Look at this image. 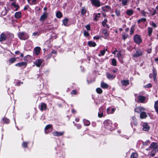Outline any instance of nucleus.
Returning <instances> with one entry per match:
<instances>
[{
  "mask_svg": "<svg viewBox=\"0 0 158 158\" xmlns=\"http://www.w3.org/2000/svg\"><path fill=\"white\" fill-rule=\"evenodd\" d=\"M27 142H24L22 144L24 148H26L27 147Z\"/></svg>",
  "mask_w": 158,
  "mask_h": 158,
  "instance_id": "nucleus-53",
  "label": "nucleus"
},
{
  "mask_svg": "<svg viewBox=\"0 0 158 158\" xmlns=\"http://www.w3.org/2000/svg\"><path fill=\"white\" fill-rule=\"evenodd\" d=\"M147 117L146 113L144 112H141L140 115V118L141 119L145 118Z\"/></svg>",
  "mask_w": 158,
  "mask_h": 158,
  "instance_id": "nucleus-13",
  "label": "nucleus"
},
{
  "mask_svg": "<svg viewBox=\"0 0 158 158\" xmlns=\"http://www.w3.org/2000/svg\"><path fill=\"white\" fill-rule=\"evenodd\" d=\"M117 55L119 59H122L123 57V56L121 54L120 52H119L117 54Z\"/></svg>",
  "mask_w": 158,
  "mask_h": 158,
  "instance_id": "nucleus-37",
  "label": "nucleus"
},
{
  "mask_svg": "<svg viewBox=\"0 0 158 158\" xmlns=\"http://www.w3.org/2000/svg\"><path fill=\"white\" fill-rule=\"evenodd\" d=\"M110 109L109 108H108L107 109V112L108 114H111V113L110 112Z\"/></svg>",
  "mask_w": 158,
  "mask_h": 158,
  "instance_id": "nucleus-59",
  "label": "nucleus"
},
{
  "mask_svg": "<svg viewBox=\"0 0 158 158\" xmlns=\"http://www.w3.org/2000/svg\"><path fill=\"white\" fill-rule=\"evenodd\" d=\"M135 42L137 44H140L142 42V40L140 36L138 35H135L134 37Z\"/></svg>",
  "mask_w": 158,
  "mask_h": 158,
  "instance_id": "nucleus-3",
  "label": "nucleus"
},
{
  "mask_svg": "<svg viewBox=\"0 0 158 158\" xmlns=\"http://www.w3.org/2000/svg\"><path fill=\"white\" fill-rule=\"evenodd\" d=\"M21 17V13L20 12H16L15 14V17L16 18L18 19Z\"/></svg>",
  "mask_w": 158,
  "mask_h": 158,
  "instance_id": "nucleus-22",
  "label": "nucleus"
},
{
  "mask_svg": "<svg viewBox=\"0 0 158 158\" xmlns=\"http://www.w3.org/2000/svg\"><path fill=\"white\" fill-rule=\"evenodd\" d=\"M108 85L106 83L103 82H102L101 83V87L102 88H107L108 87Z\"/></svg>",
  "mask_w": 158,
  "mask_h": 158,
  "instance_id": "nucleus-23",
  "label": "nucleus"
},
{
  "mask_svg": "<svg viewBox=\"0 0 158 158\" xmlns=\"http://www.w3.org/2000/svg\"><path fill=\"white\" fill-rule=\"evenodd\" d=\"M86 12V10L84 7H82L81 9V14L83 15L85 14Z\"/></svg>",
  "mask_w": 158,
  "mask_h": 158,
  "instance_id": "nucleus-29",
  "label": "nucleus"
},
{
  "mask_svg": "<svg viewBox=\"0 0 158 158\" xmlns=\"http://www.w3.org/2000/svg\"><path fill=\"white\" fill-rule=\"evenodd\" d=\"M28 3L31 4H36V0H27Z\"/></svg>",
  "mask_w": 158,
  "mask_h": 158,
  "instance_id": "nucleus-32",
  "label": "nucleus"
},
{
  "mask_svg": "<svg viewBox=\"0 0 158 158\" xmlns=\"http://www.w3.org/2000/svg\"><path fill=\"white\" fill-rule=\"evenodd\" d=\"M102 9L104 11H109L111 10V7L108 6H106L102 7Z\"/></svg>",
  "mask_w": 158,
  "mask_h": 158,
  "instance_id": "nucleus-8",
  "label": "nucleus"
},
{
  "mask_svg": "<svg viewBox=\"0 0 158 158\" xmlns=\"http://www.w3.org/2000/svg\"><path fill=\"white\" fill-rule=\"evenodd\" d=\"M152 25L154 27H156L157 26L156 24L153 22H152Z\"/></svg>",
  "mask_w": 158,
  "mask_h": 158,
  "instance_id": "nucleus-58",
  "label": "nucleus"
},
{
  "mask_svg": "<svg viewBox=\"0 0 158 158\" xmlns=\"http://www.w3.org/2000/svg\"><path fill=\"white\" fill-rule=\"evenodd\" d=\"M119 2H122V4L123 6H126L128 2L127 0H118Z\"/></svg>",
  "mask_w": 158,
  "mask_h": 158,
  "instance_id": "nucleus-27",
  "label": "nucleus"
},
{
  "mask_svg": "<svg viewBox=\"0 0 158 158\" xmlns=\"http://www.w3.org/2000/svg\"><path fill=\"white\" fill-rule=\"evenodd\" d=\"M28 6H25V7H24V10H27V8H28Z\"/></svg>",
  "mask_w": 158,
  "mask_h": 158,
  "instance_id": "nucleus-63",
  "label": "nucleus"
},
{
  "mask_svg": "<svg viewBox=\"0 0 158 158\" xmlns=\"http://www.w3.org/2000/svg\"><path fill=\"white\" fill-rule=\"evenodd\" d=\"M107 22V19H104V20L102 22V25L103 27H105V25H106V23Z\"/></svg>",
  "mask_w": 158,
  "mask_h": 158,
  "instance_id": "nucleus-44",
  "label": "nucleus"
},
{
  "mask_svg": "<svg viewBox=\"0 0 158 158\" xmlns=\"http://www.w3.org/2000/svg\"><path fill=\"white\" fill-rule=\"evenodd\" d=\"M53 134L55 136H59L63 135L64 134V132H59L57 131H55L53 133Z\"/></svg>",
  "mask_w": 158,
  "mask_h": 158,
  "instance_id": "nucleus-12",
  "label": "nucleus"
},
{
  "mask_svg": "<svg viewBox=\"0 0 158 158\" xmlns=\"http://www.w3.org/2000/svg\"><path fill=\"white\" fill-rule=\"evenodd\" d=\"M128 36V35H126L125 34H124L122 35L123 38V39L124 40H125L127 38Z\"/></svg>",
  "mask_w": 158,
  "mask_h": 158,
  "instance_id": "nucleus-49",
  "label": "nucleus"
},
{
  "mask_svg": "<svg viewBox=\"0 0 158 158\" xmlns=\"http://www.w3.org/2000/svg\"><path fill=\"white\" fill-rule=\"evenodd\" d=\"M145 110V109L144 108L141 107L140 106H139L136 107L135 109V112H136L138 113H139L141 112L142 111H144Z\"/></svg>",
  "mask_w": 158,
  "mask_h": 158,
  "instance_id": "nucleus-7",
  "label": "nucleus"
},
{
  "mask_svg": "<svg viewBox=\"0 0 158 158\" xmlns=\"http://www.w3.org/2000/svg\"><path fill=\"white\" fill-rule=\"evenodd\" d=\"M96 91L99 94H101L102 92V90L99 88H97L96 89Z\"/></svg>",
  "mask_w": 158,
  "mask_h": 158,
  "instance_id": "nucleus-35",
  "label": "nucleus"
},
{
  "mask_svg": "<svg viewBox=\"0 0 158 158\" xmlns=\"http://www.w3.org/2000/svg\"><path fill=\"white\" fill-rule=\"evenodd\" d=\"M19 38L22 40H25L28 39V35L24 32H20L18 34Z\"/></svg>",
  "mask_w": 158,
  "mask_h": 158,
  "instance_id": "nucleus-2",
  "label": "nucleus"
},
{
  "mask_svg": "<svg viewBox=\"0 0 158 158\" xmlns=\"http://www.w3.org/2000/svg\"><path fill=\"white\" fill-rule=\"evenodd\" d=\"M103 115V112H100V113H99V112H98V116L99 117L101 118L102 117Z\"/></svg>",
  "mask_w": 158,
  "mask_h": 158,
  "instance_id": "nucleus-54",
  "label": "nucleus"
},
{
  "mask_svg": "<svg viewBox=\"0 0 158 158\" xmlns=\"http://www.w3.org/2000/svg\"><path fill=\"white\" fill-rule=\"evenodd\" d=\"M149 126L146 123H143V130L145 131H147L149 129Z\"/></svg>",
  "mask_w": 158,
  "mask_h": 158,
  "instance_id": "nucleus-9",
  "label": "nucleus"
},
{
  "mask_svg": "<svg viewBox=\"0 0 158 158\" xmlns=\"http://www.w3.org/2000/svg\"><path fill=\"white\" fill-rule=\"evenodd\" d=\"M153 77H154V80H155L156 79V77L157 76V73L156 70H155V69H153Z\"/></svg>",
  "mask_w": 158,
  "mask_h": 158,
  "instance_id": "nucleus-38",
  "label": "nucleus"
},
{
  "mask_svg": "<svg viewBox=\"0 0 158 158\" xmlns=\"http://www.w3.org/2000/svg\"><path fill=\"white\" fill-rule=\"evenodd\" d=\"M92 4L96 7H99L100 6V2L98 0H91Z\"/></svg>",
  "mask_w": 158,
  "mask_h": 158,
  "instance_id": "nucleus-4",
  "label": "nucleus"
},
{
  "mask_svg": "<svg viewBox=\"0 0 158 158\" xmlns=\"http://www.w3.org/2000/svg\"><path fill=\"white\" fill-rule=\"evenodd\" d=\"M107 49H105L103 50H101L100 51V54H98V56H100L101 55L102 56L104 55L106 51H107Z\"/></svg>",
  "mask_w": 158,
  "mask_h": 158,
  "instance_id": "nucleus-31",
  "label": "nucleus"
},
{
  "mask_svg": "<svg viewBox=\"0 0 158 158\" xmlns=\"http://www.w3.org/2000/svg\"><path fill=\"white\" fill-rule=\"evenodd\" d=\"M154 107L156 111L158 113V101H157L155 102Z\"/></svg>",
  "mask_w": 158,
  "mask_h": 158,
  "instance_id": "nucleus-25",
  "label": "nucleus"
},
{
  "mask_svg": "<svg viewBox=\"0 0 158 158\" xmlns=\"http://www.w3.org/2000/svg\"><path fill=\"white\" fill-rule=\"evenodd\" d=\"M112 65L114 66L116 65V61L115 59H113L112 60Z\"/></svg>",
  "mask_w": 158,
  "mask_h": 158,
  "instance_id": "nucleus-39",
  "label": "nucleus"
},
{
  "mask_svg": "<svg viewBox=\"0 0 158 158\" xmlns=\"http://www.w3.org/2000/svg\"><path fill=\"white\" fill-rule=\"evenodd\" d=\"M114 110H114V108H112L111 109V112H110L111 114L113 113L114 112Z\"/></svg>",
  "mask_w": 158,
  "mask_h": 158,
  "instance_id": "nucleus-61",
  "label": "nucleus"
},
{
  "mask_svg": "<svg viewBox=\"0 0 158 158\" xmlns=\"http://www.w3.org/2000/svg\"><path fill=\"white\" fill-rule=\"evenodd\" d=\"M148 35L149 36H150L152 34V28L148 27Z\"/></svg>",
  "mask_w": 158,
  "mask_h": 158,
  "instance_id": "nucleus-33",
  "label": "nucleus"
},
{
  "mask_svg": "<svg viewBox=\"0 0 158 158\" xmlns=\"http://www.w3.org/2000/svg\"><path fill=\"white\" fill-rule=\"evenodd\" d=\"M152 86V84L151 83H148L147 85L144 86V87L145 88L151 87Z\"/></svg>",
  "mask_w": 158,
  "mask_h": 158,
  "instance_id": "nucleus-51",
  "label": "nucleus"
},
{
  "mask_svg": "<svg viewBox=\"0 0 158 158\" xmlns=\"http://www.w3.org/2000/svg\"><path fill=\"white\" fill-rule=\"evenodd\" d=\"M138 156V155L136 153H132L131 156V158H137Z\"/></svg>",
  "mask_w": 158,
  "mask_h": 158,
  "instance_id": "nucleus-30",
  "label": "nucleus"
},
{
  "mask_svg": "<svg viewBox=\"0 0 158 158\" xmlns=\"http://www.w3.org/2000/svg\"><path fill=\"white\" fill-rule=\"evenodd\" d=\"M47 15L45 13H44V14L41 16L40 18V20L41 21H44L47 18Z\"/></svg>",
  "mask_w": 158,
  "mask_h": 158,
  "instance_id": "nucleus-16",
  "label": "nucleus"
},
{
  "mask_svg": "<svg viewBox=\"0 0 158 158\" xmlns=\"http://www.w3.org/2000/svg\"><path fill=\"white\" fill-rule=\"evenodd\" d=\"M6 35L3 33H2L0 35V41H3L6 39Z\"/></svg>",
  "mask_w": 158,
  "mask_h": 158,
  "instance_id": "nucleus-11",
  "label": "nucleus"
},
{
  "mask_svg": "<svg viewBox=\"0 0 158 158\" xmlns=\"http://www.w3.org/2000/svg\"><path fill=\"white\" fill-rule=\"evenodd\" d=\"M85 28L87 30H90V26L89 25H87L85 26Z\"/></svg>",
  "mask_w": 158,
  "mask_h": 158,
  "instance_id": "nucleus-55",
  "label": "nucleus"
},
{
  "mask_svg": "<svg viewBox=\"0 0 158 158\" xmlns=\"http://www.w3.org/2000/svg\"><path fill=\"white\" fill-rule=\"evenodd\" d=\"M40 48L38 47H36L35 48L34 50L36 55H39L40 52Z\"/></svg>",
  "mask_w": 158,
  "mask_h": 158,
  "instance_id": "nucleus-18",
  "label": "nucleus"
},
{
  "mask_svg": "<svg viewBox=\"0 0 158 158\" xmlns=\"http://www.w3.org/2000/svg\"><path fill=\"white\" fill-rule=\"evenodd\" d=\"M12 5L14 6L15 7H17V8L16 9V10H17L19 6H17L14 3H13L12 4Z\"/></svg>",
  "mask_w": 158,
  "mask_h": 158,
  "instance_id": "nucleus-56",
  "label": "nucleus"
},
{
  "mask_svg": "<svg viewBox=\"0 0 158 158\" xmlns=\"http://www.w3.org/2000/svg\"><path fill=\"white\" fill-rule=\"evenodd\" d=\"M2 15H5L7 14V11L5 10L3 11L1 13Z\"/></svg>",
  "mask_w": 158,
  "mask_h": 158,
  "instance_id": "nucleus-52",
  "label": "nucleus"
},
{
  "mask_svg": "<svg viewBox=\"0 0 158 158\" xmlns=\"http://www.w3.org/2000/svg\"><path fill=\"white\" fill-rule=\"evenodd\" d=\"M3 121H4L5 123H9V120L8 119L6 118H4L3 119Z\"/></svg>",
  "mask_w": 158,
  "mask_h": 158,
  "instance_id": "nucleus-47",
  "label": "nucleus"
},
{
  "mask_svg": "<svg viewBox=\"0 0 158 158\" xmlns=\"http://www.w3.org/2000/svg\"><path fill=\"white\" fill-rule=\"evenodd\" d=\"M156 13V10H153V13L152 14V15H155Z\"/></svg>",
  "mask_w": 158,
  "mask_h": 158,
  "instance_id": "nucleus-60",
  "label": "nucleus"
},
{
  "mask_svg": "<svg viewBox=\"0 0 158 158\" xmlns=\"http://www.w3.org/2000/svg\"><path fill=\"white\" fill-rule=\"evenodd\" d=\"M134 124L136 126L137 125V122L136 120L134 121Z\"/></svg>",
  "mask_w": 158,
  "mask_h": 158,
  "instance_id": "nucleus-64",
  "label": "nucleus"
},
{
  "mask_svg": "<svg viewBox=\"0 0 158 158\" xmlns=\"http://www.w3.org/2000/svg\"><path fill=\"white\" fill-rule=\"evenodd\" d=\"M149 148L152 149L150 155L152 157L154 156L155 153L158 151V146L156 143H152L150 145Z\"/></svg>",
  "mask_w": 158,
  "mask_h": 158,
  "instance_id": "nucleus-1",
  "label": "nucleus"
},
{
  "mask_svg": "<svg viewBox=\"0 0 158 158\" xmlns=\"http://www.w3.org/2000/svg\"><path fill=\"white\" fill-rule=\"evenodd\" d=\"M133 13V10H129L127 11L126 13L128 15H131Z\"/></svg>",
  "mask_w": 158,
  "mask_h": 158,
  "instance_id": "nucleus-26",
  "label": "nucleus"
},
{
  "mask_svg": "<svg viewBox=\"0 0 158 158\" xmlns=\"http://www.w3.org/2000/svg\"><path fill=\"white\" fill-rule=\"evenodd\" d=\"M102 33L104 35L105 37L106 38L109 35V34L107 33V31L105 29L102 30Z\"/></svg>",
  "mask_w": 158,
  "mask_h": 158,
  "instance_id": "nucleus-24",
  "label": "nucleus"
},
{
  "mask_svg": "<svg viewBox=\"0 0 158 158\" xmlns=\"http://www.w3.org/2000/svg\"><path fill=\"white\" fill-rule=\"evenodd\" d=\"M146 20V19L145 18H142L140 19H139L138 21L137 22L138 23H140L141 22H143L144 23L145 22Z\"/></svg>",
  "mask_w": 158,
  "mask_h": 158,
  "instance_id": "nucleus-34",
  "label": "nucleus"
},
{
  "mask_svg": "<svg viewBox=\"0 0 158 158\" xmlns=\"http://www.w3.org/2000/svg\"><path fill=\"white\" fill-rule=\"evenodd\" d=\"M27 65V63L26 62H22L20 63H19L15 64L16 66H23L26 67Z\"/></svg>",
  "mask_w": 158,
  "mask_h": 158,
  "instance_id": "nucleus-20",
  "label": "nucleus"
},
{
  "mask_svg": "<svg viewBox=\"0 0 158 158\" xmlns=\"http://www.w3.org/2000/svg\"><path fill=\"white\" fill-rule=\"evenodd\" d=\"M150 143V142L149 140H147L145 142H143V144L144 146L148 145Z\"/></svg>",
  "mask_w": 158,
  "mask_h": 158,
  "instance_id": "nucleus-41",
  "label": "nucleus"
},
{
  "mask_svg": "<svg viewBox=\"0 0 158 158\" xmlns=\"http://www.w3.org/2000/svg\"><path fill=\"white\" fill-rule=\"evenodd\" d=\"M42 63V61L41 60L38 59L35 62L34 64L36 65L37 67H39L40 66Z\"/></svg>",
  "mask_w": 158,
  "mask_h": 158,
  "instance_id": "nucleus-10",
  "label": "nucleus"
},
{
  "mask_svg": "<svg viewBox=\"0 0 158 158\" xmlns=\"http://www.w3.org/2000/svg\"><path fill=\"white\" fill-rule=\"evenodd\" d=\"M106 76L107 78L109 79H114L115 77V75H113L110 73H106Z\"/></svg>",
  "mask_w": 158,
  "mask_h": 158,
  "instance_id": "nucleus-15",
  "label": "nucleus"
},
{
  "mask_svg": "<svg viewBox=\"0 0 158 158\" xmlns=\"http://www.w3.org/2000/svg\"><path fill=\"white\" fill-rule=\"evenodd\" d=\"M121 83L123 86H126L129 84V81L123 80L121 81Z\"/></svg>",
  "mask_w": 158,
  "mask_h": 158,
  "instance_id": "nucleus-14",
  "label": "nucleus"
},
{
  "mask_svg": "<svg viewBox=\"0 0 158 158\" xmlns=\"http://www.w3.org/2000/svg\"><path fill=\"white\" fill-rule=\"evenodd\" d=\"M68 21V19H67L66 18H65V19H64L63 20V24L65 26H66V24L67 23Z\"/></svg>",
  "mask_w": 158,
  "mask_h": 158,
  "instance_id": "nucleus-40",
  "label": "nucleus"
},
{
  "mask_svg": "<svg viewBox=\"0 0 158 158\" xmlns=\"http://www.w3.org/2000/svg\"><path fill=\"white\" fill-rule=\"evenodd\" d=\"M149 77L150 78H152V73L150 74Z\"/></svg>",
  "mask_w": 158,
  "mask_h": 158,
  "instance_id": "nucleus-62",
  "label": "nucleus"
},
{
  "mask_svg": "<svg viewBox=\"0 0 158 158\" xmlns=\"http://www.w3.org/2000/svg\"><path fill=\"white\" fill-rule=\"evenodd\" d=\"M84 123L85 125L87 126H89L90 124V122L88 121L85 120Z\"/></svg>",
  "mask_w": 158,
  "mask_h": 158,
  "instance_id": "nucleus-45",
  "label": "nucleus"
},
{
  "mask_svg": "<svg viewBox=\"0 0 158 158\" xmlns=\"http://www.w3.org/2000/svg\"><path fill=\"white\" fill-rule=\"evenodd\" d=\"M16 59L15 58H10L9 61L10 63H13L16 61Z\"/></svg>",
  "mask_w": 158,
  "mask_h": 158,
  "instance_id": "nucleus-36",
  "label": "nucleus"
},
{
  "mask_svg": "<svg viewBox=\"0 0 158 158\" xmlns=\"http://www.w3.org/2000/svg\"><path fill=\"white\" fill-rule=\"evenodd\" d=\"M56 17L58 18H61L62 16V14L60 11H58L56 13Z\"/></svg>",
  "mask_w": 158,
  "mask_h": 158,
  "instance_id": "nucleus-28",
  "label": "nucleus"
},
{
  "mask_svg": "<svg viewBox=\"0 0 158 158\" xmlns=\"http://www.w3.org/2000/svg\"><path fill=\"white\" fill-rule=\"evenodd\" d=\"M77 93V91L75 90H73L71 92V94H76Z\"/></svg>",
  "mask_w": 158,
  "mask_h": 158,
  "instance_id": "nucleus-57",
  "label": "nucleus"
},
{
  "mask_svg": "<svg viewBox=\"0 0 158 158\" xmlns=\"http://www.w3.org/2000/svg\"><path fill=\"white\" fill-rule=\"evenodd\" d=\"M84 35L86 36H88L89 35V34L88 32L85 31H84Z\"/></svg>",
  "mask_w": 158,
  "mask_h": 158,
  "instance_id": "nucleus-50",
  "label": "nucleus"
},
{
  "mask_svg": "<svg viewBox=\"0 0 158 158\" xmlns=\"http://www.w3.org/2000/svg\"><path fill=\"white\" fill-rule=\"evenodd\" d=\"M100 14H101L100 13H98L97 14H96L95 15V17L94 19V20L97 21V18L99 17V15H100Z\"/></svg>",
  "mask_w": 158,
  "mask_h": 158,
  "instance_id": "nucleus-48",
  "label": "nucleus"
},
{
  "mask_svg": "<svg viewBox=\"0 0 158 158\" xmlns=\"http://www.w3.org/2000/svg\"><path fill=\"white\" fill-rule=\"evenodd\" d=\"M104 123L105 126H108L111 124V123L110 121L107 120L105 121Z\"/></svg>",
  "mask_w": 158,
  "mask_h": 158,
  "instance_id": "nucleus-19",
  "label": "nucleus"
},
{
  "mask_svg": "<svg viewBox=\"0 0 158 158\" xmlns=\"http://www.w3.org/2000/svg\"><path fill=\"white\" fill-rule=\"evenodd\" d=\"M47 108L46 104L45 103H42L41 107H40V110L41 111L45 110Z\"/></svg>",
  "mask_w": 158,
  "mask_h": 158,
  "instance_id": "nucleus-17",
  "label": "nucleus"
},
{
  "mask_svg": "<svg viewBox=\"0 0 158 158\" xmlns=\"http://www.w3.org/2000/svg\"><path fill=\"white\" fill-rule=\"evenodd\" d=\"M143 55L142 52L140 50H138L136 51V52L134 54L133 56L134 57L137 58Z\"/></svg>",
  "mask_w": 158,
  "mask_h": 158,
  "instance_id": "nucleus-6",
  "label": "nucleus"
},
{
  "mask_svg": "<svg viewBox=\"0 0 158 158\" xmlns=\"http://www.w3.org/2000/svg\"><path fill=\"white\" fill-rule=\"evenodd\" d=\"M146 99V97L142 95H139L138 97V102L143 103Z\"/></svg>",
  "mask_w": 158,
  "mask_h": 158,
  "instance_id": "nucleus-5",
  "label": "nucleus"
},
{
  "mask_svg": "<svg viewBox=\"0 0 158 158\" xmlns=\"http://www.w3.org/2000/svg\"><path fill=\"white\" fill-rule=\"evenodd\" d=\"M52 127V125L49 124L46 126L45 128V130H46Z\"/></svg>",
  "mask_w": 158,
  "mask_h": 158,
  "instance_id": "nucleus-43",
  "label": "nucleus"
},
{
  "mask_svg": "<svg viewBox=\"0 0 158 158\" xmlns=\"http://www.w3.org/2000/svg\"><path fill=\"white\" fill-rule=\"evenodd\" d=\"M88 44L89 46L91 47H94L96 45V44L95 42L91 41H89Z\"/></svg>",
  "mask_w": 158,
  "mask_h": 158,
  "instance_id": "nucleus-21",
  "label": "nucleus"
},
{
  "mask_svg": "<svg viewBox=\"0 0 158 158\" xmlns=\"http://www.w3.org/2000/svg\"><path fill=\"white\" fill-rule=\"evenodd\" d=\"M115 12L116 15L117 16H119L120 14V11L117 9L115 10Z\"/></svg>",
  "mask_w": 158,
  "mask_h": 158,
  "instance_id": "nucleus-46",
  "label": "nucleus"
},
{
  "mask_svg": "<svg viewBox=\"0 0 158 158\" xmlns=\"http://www.w3.org/2000/svg\"><path fill=\"white\" fill-rule=\"evenodd\" d=\"M134 26H133L131 28L130 32V34L131 35L133 34L134 33Z\"/></svg>",
  "mask_w": 158,
  "mask_h": 158,
  "instance_id": "nucleus-42",
  "label": "nucleus"
}]
</instances>
